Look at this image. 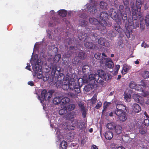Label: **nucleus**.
I'll return each mask as SVG.
<instances>
[{"instance_id":"nucleus-34","label":"nucleus","mask_w":149,"mask_h":149,"mask_svg":"<svg viewBox=\"0 0 149 149\" xmlns=\"http://www.w3.org/2000/svg\"><path fill=\"white\" fill-rule=\"evenodd\" d=\"M136 6L137 9L139 10H141V0H136Z\"/></svg>"},{"instance_id":"nucleus-42","label":"nucleus","mask_w":149,"mask_h":149,"mask_svg":"<svg viewBox=\"0 0 149 149\" xmlns=\"http://www.w3.org/2000/svg\"><path fill=\"white\" fill-rule=\"evenodd\" d=\"M137 84L134 81H131L129 84V87L132 89H134Z\"/></svg>"},{"instance_id":"nucleus-49","label":"nucleus","mask_w":149,"mask_h":149,"mask_svg":"<svg viewBox=\"0 0 149 149\" xmlns=\"http://www.w3.org/2000/svg\"><path fill=\"white\" fill-rule=\"evenodd\" d=\"M58 71V73L59 72L58 70L57 69V68H54V67H53L52 70V73L53 74V75H55V74H56L57 76L58 75L57 73H56L57 71Z\"/></svg>"},{"instance_id":"nucleus-52","label":"nucleus","mask_w":149,"mask_h":149,"mask_svg":"<svg viewBox=\"0 0 149 149\" xmlns=\"http://www.w3.org/2000/svg\"><path fill=\"white\" fill-rule=\"evenodd\" d=\"M145 23L147 26H149V14L147 15L145 18Z\"/></svg>"},{"instance_id":"nucleus-54","label":"nucleus","mask_w":149,"mask_h":149,"mask_svg":"<svg viewBox=\"0 0 149 149\" xmlns=\"http://www.w3.org/2000/svg\"><path fill=\"white\" fill-rule=\"evenodd\" d=\"M134 89L140 92L143 88H142L141 85L137 84Z\"/></svg>"},{"instance_id":"nucleus-16","label":"nucleus","mask_w":149,"mask_h":149,"mask_svg":"<svg viewBox=\"0 0 149 149\" xmlns=\"http://www.w3.org/2000/svg\"><path fill=\"white\" fill-rule=\"evenodd\" d=\"M58 19L55 17H52L51 20L49 22L48 24V26L49 27H51L54 25H56L57 24L59 23V22L58 21Z\"/></svg>"},{"instance_id":"nucleus-2","label":"nucleus","mask_w":149,"mask_h":149,"mask_svg":"<svg viewBox=\"0 0 149 149\" xmlns=\"http://www.w3.org/2000/svg\"><path fill=\"white\" fill-rule=\"evenodd\" d=\"M98 74H91L88 76L89 79L91 80H93L94 82L96 81L97 83L101 85L104 84V80L107 81L109 79V77L104 71L101 69L97 70Z\"/></svg>"},{"instance_id":"nucleus-30","label":"nucleus","mask_w":149,"mask_h":149,"mask_svg":"<svg viewBox=\"0 0 149 149\" xmlns=\"http://www.w3.org/2000/svg\"><path fill=\"white\" fill-rule=\"evenodd\" d=\"M77 57L80 59L84 60L86 57V54L81 51L78 53Z\"/></svg>"},{"instance_id":"nucleus-1","label":"nucleus","mask_w":149,"mask_h":149,"mask_svg":"<svg viewBox=\"0 0 149 149\" xmlns=\"http://www.w3.org/2000/svg\"><path fill=\"white\" fill-rule=\"evenodd\" d=\"M90 37L87 36V34L82 31H81L79 33L78 38L79 40H82L84 39V41L86 42L84 43L85 46L89 49H91L93 50L96 49L97 47L96 45L92 42H91V38L92 39V41H93V38L95 40L97 39V35L96 33L91 32L89 35Z\"/></svg>"},{"instance_id":"nucleus-33","label":"nucleus","mask_w":149,"mask_h":149,"mask_svg":"<svg viewBox=\"0 0 149 149\" xmlns=\"http://www.w3.org/2000/svg\"><path fill=\"white\" fill-rule=\"evenodd\" d=\"M61 100L62 104L65 105L69 102L70 99L68 97H65L61 98Z\"/></svg>"},{"instance_id":"nucleus-32","label":"nucleus","mask_w":149,"mask_h":149,"mask_svg":"<svg viewBox=\"0 0 149 149\" xmlns=\"http://www.w3.org/2000/svg\"><path fill=\"white\" fill-rule=\"evenodd\" d=\"M116 126V124L113 123H109L107 125V127L111 130H113L114 129Z\"/></svg>"},{"instance_id":"nucleus-15","label":"nucleus","mask_w":149,"mask_h":149,"mask_svg":"<svg viewBox=\"0 0 149 149\" xmlns=\"http://www.w3.org/2000/svg\"><path fill=\"white\" fill-rule=\"evenodd\" d=\"M68 80L69 89L73 91L75 86L77 85L74 81V79L73 78H68Z\"/></svg>"},{"instance_id":"nucleus-51","label":"nucleus","mask_w":149,"mask_h":149,"mask_svg":"<svg viewBox=\"0 0 149 149\" xmlns=\"http://www.w3.org/2000/svg\"><path fill=\"white\" fill-rule=\"evenodd\" d=\"M72 52L71 51H69L64 54V56L66 58H69L72 54Z\"/></svg>"},{"instance_id":"nucleus-31","label":"nucleus","mask_w":149,"mask_h":149,"mask_svg":"<svg viewBox=\"0 0 149 149\" xmlns=\"http://www.w3.org/2000/svg\"><path fill=\"white\" fill-rule=\"evenodd\" d=\"M53 102L54 104H58L61 102V98L56 97L54 98Z\"/></svg>"},{"instance_id":"nucleus-44","label":"nucleus","mask_w":149,"mask_h":149,"mask_svg":"<svg viewBox=\"0 0 149 149\" xmlns=\"http://www.w3.org/2000/svg\"><path fill=\"white\" fill-rule=\"evenodd\" d=\"M119 11L120 12V14L122 13H125V9L123 6L122 5H120L119 6Z\"/></svg>"},{"instance_id":"nucleus-57","label":"nucleus","mask_w":149,"mask_h":149,"mask_svg":"<svg viewBox=\"0 0 149 149\" xmlns=\"http://www.w3.org/2000/svg\"><path fill=\"white\" fill-rule=\"evenodd\" d=\"M102 105V103L100 101L98 102L96 106L95 107V108L96 109H99Z\"/></svg>"},{"instance_id":"nucleus-47","label":"nucleus","mask_w":149,"mask_h":149,"mask_svg":"<svg viewBox=\"0 0 149 149\" xmlns=\"http://www.w3.org/2000/svg\"><path fill=\"white\" fill-rule=\"evenodd\" d=\"M68 96L72 98H74L77 97V95L72 93H68Z\"/></svg>"},{"instance_id":"nucleus-5","label":"nucleus","mask_w":149,"mask_h":149,"mask_svg":"<svg viewBox=\"0 0 149 149\" xmlns=\"http://www.w3.org/2000/svg\"><path fill=\"white\" fill-rule=\"evenodd\" d=\"M122 16L123 22L125 24V27L128 26H132L134 22L132 20L127 18V14L125 13L120 14Z\"/></svg>"},{"instance_id":"nucleus-28","label":"nucleus","mask_w":149,"mask_h":149,"mask_svg":"<svg viewBox=\"0 0 149 149\" xmlns=\"http://www.w3.org/2000/svg\"><path fill=\"white\" fill-rule=\"evenodd\" d=\"M88 11L90 12H95V10H96V7L95 5L91 4L88 7Z\"/></svg>"},{"instance_id":"nucleus-3","label":"nucleus","mask_w":149,"mask_h":149,"mask_svg":"<svg viewBox=\"0 0 149 149\" xmlns=\"http://www.w3.org/2000/svg\"><path fill=\"white\" fill-rule=\"evenodd\" d=\"M116 109L114 113L118 116L119 120L122 121H125L127 119L126 113L124 111L126 107L120 102H116Z\"/></svg>"},{"instance_id":"nucleus-23","label":"nucleus","mask_w":149,"mask_h":149,"mask_svg":"<svg viewBox=\"0 0 149 149\" xmlns=\"http://www.w3.org/2000/svg\"><path fill=\"white\" fill-rule=\"evenodd\" d=\"M139 129V133L142 135H144L147 132V128L143 126H141Z\"/></svg>"},{"instance_id":"nucleus-21","label":"nucleus","mask_w":149,"mask_h":149,"mask_svg":"<svg viewBox=\"0 0 149 149\" xmlns=\"http://www.w3.org/2000/svg\"><path fill=\"white\" fill-rule=\"evenodd\" d=\"M89 21L91 24L95 25L96 26L99 23L100 20L99 19L97 20L94 18H90L89 19Z\"/></svg>"},{"instance_id":"nucleus-61","label":"nucleus","mask_w":149,"mask_h":149,"mask_svg":"<svg viewBox=\"0 0 149 149\" xmlns=\"http://www.w3.org/2000/svg\"><path fill=\"white\" fill-rule=\"evenodd\" d=\"M67 116L68 119L70 120L74 118V115H72L71 113H68L67 114Z\"/></svg>"},{"instance_id":"nucleus-46","label":"nucleus","mask_w":149,"mask_h":149,"mask_svg":"<svg viewBox=\"0 0 149 149\" xmlns=\"http://www.w3.org/2000/svg\"><path fill=\"white\" fill-rule=\"evenodd\" d=\"M61 58V56L60 54L56 55L54 58V60L55 61H58Z\"/></svg>"},{"instance_id":"nucleus-25","label":"nucleus","mask_w":149,"mask_h":149,"mask_svg":"<svg viewBox=\"0 0 149 149\" xmlns=\"http://www.w3.org/2000/svg\"><path fill=\"white\" fill-rule=\"evenodd\" d=\"M115 133L117 134H121L122 131V128L119 125H116L114 129Z\"/></svg>"},{"instance_id":"nucleus-22","label":"nucleus","mask_w":149,"mask_h":149,"mask_svg":"<svg viewBox=\"0 0 149 149\" xmlns=\"http://www.w3.org/2000/svg\"><path fill=\"white\" fill-rule=\"evenodd\" d=\"M113 134L111 131H107L104 135L106 139L108 140H111L113 136Z\"/></svg>"},{"instance_id":"nucleus-36","label":"nucleus","mask_w":149,"mask_h":149,"mask_svg":"<svg viewBox=\"0 0 149 149\" xmlns=\"http://www.w3.org/2000/svg\"><path fill=\"white\" fill-rule=\"evenodd\" d=\"M130 69L129 67L125 65L123 67V70L122 71V73L123 74H125L127 71Z\"/></svg>"},{"instance_id":"nucleus-14","label":"nucleus","mask_w":149,"mask_h":149,"mask_svg":"<svg viewBox=\"0 0 149 149\" xmlns=\"http://www.w3.org/2000/svg\"><path fill=\"white\" fill-rule=\"evenodd\" d=\"M133 98L135 101L141 104H142L144 102V98L142 97L135 94L133 95Z\"/></svg>"},{"instance_id":"nucleus-19","label":"nucleus","mask_w":149,"mask_h":149,"mask_svg":"<svg viewBox=\"0 0 149 149\" xmlns=\"http://www.w3.org/2000/svg\"><path fill=\"white\" fill-rule=\"evenodd\" d=\"M33 70L34 71L33 76H36L37 72H39L40 70H41V68L40 67L39 65L38 64H36L32 67Z\"/></svg>"},{"instance_id":"nucleus-17","label":"nucleus","mask_w":149,"mask_h":149,"mask_svg":"<svg viewBox=\"0 0 149 149\" xmlns=\"http://www.w3.org/2000/svg\"><path fill=\"white\" fill-rule=\"evenodd\" d=\"M132 26H128L127 27H125L126 30L125 32V33L128 38L130 37V35L132 32V29L131 27Z\"/></svg>"},{"instance_id":"nucleus-37","label":"nucleus","mask_w":149,"mask_h":149,"mask_svg":"<svg viewBox=\"0 0 149 149\" xmlns=\"http://www.w3.org/2000/svg\"><path fill=\"white\" fill-rule=\"evenodd\" d=\"M75 107V105L74 104H70L68 105L67 109L69 111H71L74 110Z\"/></svg>"},{"instance_id":"nucleus-60","label":"nucleus","mask_w":149,"mask_h":149,"mask_svg":"<svg viewBox=\"0 0 149 149\" xmlns=\"http://www.w3.org/2000/svg\"><path fill=\"white\" fill-rule=\"evenodd\" d=\"M101 54L99 53H97L95 54L94 55L95 58L97 59H99L100 58Z\"/></svg>"},{"instance_id":"nucleus-10","label":"nucleus","mask_w":149,"mask_h":149,"mask_svg":"<svg viewBox=\"0 0 149 149\" xmlns=\"http://www.w3.org/2000/svg\"><path fill=\"white\" fill-rule=\"evenodd\" d=\"M108 17V14L106 12H102L101 13L99 19L100 20V22H102L103 24H107L105 20Z\"/></svg>"},{"instance_id":"nucleus-12","label":"nucleus","mask_w":149,"mask_h":149,"mask_svg":"<svg viewBox=\"0 0 149 149\" xmlns=\"http://www.w3.org/2000/svg\"><path fill=\"white\" fill-rule=\"evenodd\" d=\"M97 42L99 44L103 46L108 47L110 45L109 42L106 39L102 37L99 39Z\"/></svg>"},{"instance_id":"nucleus-63","label":"nucleus","mask_w":149,"mask_h":149,"mask_svg":"<svg viewBox=\"0 0 149 149\" xmlns=\"http://www.w3.org/2000/svg\"><path fill=\"white\" fill-rule=\"evenodd\" d=\"M84 90L86 92H88L90 90V88L89 86H86L84 87Z\"/></svg>"},{"instance_id":"nucleus-41","label":"nucleus","mask_w":149,"mask_h":149,"mask_svg":"<svg viewBox=\"0 0 149 149\" xmlns=\"http://www.w3.org/2000/svg\"><path fill=\"white\" fill-rule=\"evenodd\" d=\"M81 87L78 85H77L75 86V87L73 91H74L77 94L79 93H80L81 91L80 88Z\"/></svg>"},{"instance_id":"nucleus-24","label":"nucleus","mask_w":149,"mask_h":149,"mask_svg":"<svg viewBox=\"0 0 149 149\" xmlns=\"http://www.w3.org/2000/svg\"><path fill=\"white\" fill-rule=\"evenodd\" d=\"M105 65L107 67L110 68H113V63L111 58H109L105 63Z\"/></svg>"},{"instance_id":"nucleus-7","label":"nucleus","mask_w":149,"mask_h":149,"mask_svg":"<svg viewBox=\"0 0 149 149\" xmlns=\"http://www.w3.org/2000/svg\"><path fill=\"white\" fill-rule=\"evenodd\" d=\"M52 93L50 91L47 92L45 89L43 90L41 92V97L42 100L47 101L51 97Z\"/></svg>"},{"instance_id":"nucleus-8","label":"nucleus","mask_w":149,"mask_h":149,"mask_svg":"<svg viewBox=\"0 0 149 149\" xmlns=\"http://www.w3.org/2000/svg\"><path fill=\"white\" fill-rule=\"evenodd\" d=\"M107 24H103L102 22H100L96 26V28L101 33L104 34L106 33L107 30L106 27Z\"/></svg>"},{"instance_id":"nucleus-20","label":"nucleus","mask_w":149,"mask_h":149,"mask_svg":"<svg viewBox=\"0 0 149 149\" xmlns=\"http://www.w3.org/2000/svg\"><path fill=\"white\" fill-rule=\"evenodd\" d=\"M121 22L120 21H118V22H116L114 25L113 28L118 32L120 33L122 32V29L120 26Z\"/></svg>"},{"instance_id":"nucleus-26","label":"nucleus","mask_w":149,"mask_h":149,"mask_svg":"<svg viewBox=\"0 0 149 149\" xmlns=\"http://www.w3.org/2000/svg\"><path fill=\"white\" fill-rule=\"evenodd\" d=\"M133 109L135 112L137 113L139 112L141 110L140 106L136 103L133 104Z\"/></svg>"},{"instance_id":"nucleus-40","label":"nucleus","mask_w":149,"mask_h":149,"mask_svg":"<svg viewBox=\"0 0 149 149\" xmlns=\"http://www.w3.org/2000/svg\"><path fill=\"white\" fill-rule=\"evenodd\" d=\"M141 92L140 93L141 95L145 97L147 96L148 95V91L145 90L143 89L140 91Z\"/></svg>"},{"instance_id":"nucleus-18","label":"nucleus","mask_w":149,"mask_h":149,"mask_svg":"<svg viewBox=\"0 0 149 149\" xmlns=\"http://www.w3.org/2000/svg\"><path fill=\"white\" fill-rule=\"evenodd\" d=\"M79 108L82 112L83 117L84 118L86 117V113L85 107L84 106L83 104L80 102L78 104Z\"/></svg>"},{"instance_id":"nucleus-45","label":"nucleus","mask_w":149,"mask_h":149,"mask_svg":"<svg viewBox=\"0 0 149 149\" xmlns=\"http://www.w3.org/2000/svg\"><path fill=\"white\" fill-rule=\"evenodd\" d=\"M36 76H37L38 78L39 79H41L43 77L42 72L41 70H40L39 72H37Z\"/></svg>"},{"instance_id":"nucleus-29","label":"nucleus","mask_w":149,"mask_h":149,"mask_svg":"<svg viewBox=\"0 0 149 149\" xmlns=\"http://www.w3.org/2000/svg\"><path fill=\"white\" fill-rule=\"evenodd\" d=\"M58 12V15L62 17H65L67 13L66 10L64 9L60 10Z\"/></svg>"},{"instance_id":"nucleus-48","label":"nucleus","mask_w":149,"mask_h":149,"mask_svg":"<svg viewBox=\"0 0 149 149\" xmlns=\"http://www.w3.org/2000/svg\"><path fill=\"white\" fill-rule=\"evenodd\" d=\"M109 58H105L104 57H102L101 59H100V63L102 64L104 63H106L107 61L108 60Z\"/></svg>"},{"instance_id":"nucleus-11","label":"nucleus","mask_w":149,"mask_h":149,"mask_svg":"<svg viewBox=\"0 0 149 149\" xmlns=\"http://www.w3.org/2000/svg\"><path fill=\"white\" fill-rule=\"evenodd\" d=\"M109 14L111 17L114 20L117 21L119 13H116L115 10L113 8H111L109 11Z\"/></svg>"},{"instance_id":"nucleus-35","label":"nucleus","mask_w":149,"mask_h":149,"mask_svg":"<svg viewBox=\"0 0 149 149\" xmlns=\"http://www.w3.org/2000/svg\"><path fill=\"white\" fill-rule=\"evenodd\" d=\"M90 69L89 66L87 65H84L82 68L83 72L85 73H86L87 72H88L89 71Z\"/></svg>"},{"instance_id":"nucleus-50","label":"nucleus","mask_w":149,"mask_h":149,"mask_svg":"<svg viewBox=\"0 0 149 149\" xmlns=\"http://www.w3.org/2000/svg\"><path fill=\"white\" fill-rule=\"evenodd\" d=\"M67 112V110L65 109H61L59 110V113L61 115H63L66 113Z\"/></svg>"},{"instance_id":"nucleus-56","label":"nucleus","mask_w":149,"mask_h":149,"mask_svg":"<svg viewBox=\"0 0 149 149\" xmlns=\"http://www.w3.org/2000/svg\"><path fill=\"white\" fill-rule=\"evenodd\" d=\"M143 77L145 79L149 78V72L145 71L143 75Z\"/></svg>"},{"instance_id":"nucleus-55","label":"nucleus","mask_w":149,"mask_h":149,"mask_svg":"<svg viewBox=\"0 0 149 149\" xmlns=\"http://www.w3.org/2000/svg\"><path fill=\"white\" fill-rule=\"evenodd\" d=\"M125 13L126 14H130L131 13V11L130 8L128 6H125Z\"/></svg>"},{"instance_id":"nucleus-64","label":"nucleus","mask_w":149,"mask_h":149,"mask_svg":"<svg viewBox=\"0 0 149 149\" xmlns=\"http://www.w3.org/2000/svg\"><path fill=\"white\" fill-rule=\"evenodd\" d=\"M123 3L125 6H128L129 1L128 0H123Z\"/></svg>"},{"instance_id":"nucleus-43","label":"nucleus","mask_w":149,"mask_h":149,"mask_svg":"<svg viewBox=\"0 0 149 149\" xmlns=\"http://www.w3.org/2000/svg\"><path fill=\"white\" fill-rule=\"evenodd\" d=\"M97 95H94L93 97L91 98V102L92 104H93L95 103L97 100Z\"/></svg>"},{"instance_id":"nucleus-6","label":"nucleus","mask_w":149,"mask_h":149,"mask_svg":"<svg viewBox=\"0 0 149 149\" xmlns=\"http://www.w3.org/2000/svg\"><path fill=\"white\" fill-rule=\"evenodd\" d=\"M132 20L135 21L137 20L138 18L140 19L142 17V13L141 10H139L138 9H132Z\"/></svg>"},{"instance_id":"nucleus-27","label":"nucleus","mask_w":149,"mask_h":149,"mask_svg":"<svg viewBox=\"0 0 149 149\" xmlns=\"http://www.w3.org/2000/svg\"><path fill=\"white\" fill-rule=\"evenodd\" d=\"M68 146L67 142L64 141H63L59 145V149H66Z\"/></svg>"},{"instance_id":"nucleus-58","label":"nucleus","mask_w":149,"mask_h":149,"mask_svg":"<svg viewBox=\"0 0 149 149\" xmlns=\"http://www.w3.org/2000/svg\"><path fill=\"white\" fill-rule=\"evenodd\" d=\"M137 20H135V24H134V21L133 20V22H134L133 24H132V25H133V26L135 27H139V21H137Z\"/></svg>"},{"instance_id":"nucleus-4","label":"nucleus","mask_w":149,"mask_h":149,"mask_svg":"<svg viewBox=\"0 0 149 149\" xmlns=\"http://www.w3.org/2000/svg\"><path fill=\"white\" fill-rule=\"evenodd\" d=\"M72 125H68L66 126L67 129L68 130H74L75 129L76 126L77 128L79 129L81 131H83L85 127V123L81 122L80 120L74 119L71 120Z\"/></svg>"},{"instance_id":"nucleus-38","label":"nucleus","mask_w":149,"mask_h":149,"mask_svg":"<svg viewBox=\"0 0 149 149\" xmlns=\"http://www.w3.org/2000/svg\"><path fill=\"white\" fill-rule=\"evenodd\" d=\"M107 4L104 1H101L100 3V7L102 9H105L107 8Z\"/></svg>"},{"instance_id":"nucleus-59","label":"nucleus","mask_w":149,"mask_h":149,"mask_svg":"<svg viewBox=\"0 0 149 149\" xmlns=\"http://www.w3.org/2000/svg\"><path fill=\"white\" fill-rule=\"evenodd\" d=\"M72 39L70 38H68L65 41V42L66 44H68V45H70L72 43Z\"/></svg>"},{"instance_id":"nucleus-53","label":"nucleus","mask_w":149,"mask_h":149,"mask_svg":"<svg viewBox=\"0 0 149 149\" xmlns=\"http://www.w3.org/2000/svg\"><path fill=\"white\" fill-rule=\"evenodd\" d=\"M110 105V103L108 102H106L105 103H104V106H103V108L104 109L102 110V112L104 111H105L107 107Z\"/></svg>"},{"instance_id":"nucleus-9","label":"nucleus","mask_w":149,"mask_h":149,"mask_svg":"<svg viewBox=\"0 0 149 149\" xmlns=\"http://www.w3.org/2000/svg\"><path fill=\"white\" fill-rule=\"evenodd\" d=\"M58 74L57 78V81L55 83L58 86H61L63 84L65 76L63 73H59Z\"/></svg>"},{"instance_id":"nucleus-62","label":"nucleus","mask_w":149,"mask_h":149,"mask_svg":"<svg viewBox=\"0 0 149 149\" xmlns=\"http://www.w3.org/2000/svg\"><path fill=\"white\" fill-rule=\"evenodd\" d=\"M144 124L146 126L149 125V120L148 119H145L144 121Z\"/></svg>"},{"instance_id":"nucleus-13","label":"nucleus","mask_w":149,"mask_h":149,"mask_svg":"<svg viewBox=\"0 0 149 149\" xmlns=\"http://www.w3.org/2000/svg\"><path fill=\"white\" fill-rule=\"evenodd\" d=\"M80 25L82 27H84L86 29H89V30H94L95 28L93 26H90V28H88L87 24L88 22L85 20L83 19L80 21Z\"/></svg>"},{"instance_id":"nucleus-39","label":"nucleus","mask_w":149,"mask_h":149,"mask_svg":"<svg viewBox=\"0 0 149 149\" xmlns=\"http://www.w3.org/2000/svg\"><path fill=\"white\" fill-rule=\"evenodd\" d=\"M61 86L63 90H68L69 88L68 82L67 83H64V84H63V83L62 84V85L61 86Z\"/></svg>"}]
</instances>
